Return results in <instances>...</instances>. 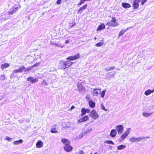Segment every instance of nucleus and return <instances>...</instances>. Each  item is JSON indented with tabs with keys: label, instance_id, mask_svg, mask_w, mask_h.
<instances>
[{
	"label": "nucleus",
	"instance_id": "f257e3e1",
	"mask_svg": "<svg viewBox=\"0 0 154 154\" xmlns=\"http://www.w3.org/2000/svg\"><path fill=\"white\" fill-rule=\"evenodd\" d=\"M73 63V62L70 61L62 60L60 61L58 66L59 68L60 69H65L70 67Z\"/></svg>",
	"mask_w": 154,
	"mask_h": 154
},
{
	"label": "nucleus",
	"instance_id": "f03ea898",
	"mask_svg": "<svg viewBox=\"0 0 154 154\" xmlns=\"http://www.w3.org/2000/svg\"><path fill=\"white\" fill-rule=\"evenodd\" d=\"M106 25L112 27H116L119 25V23L117 22V20L115 17H112V20L110 22H108Z\"/></svg>",
	"mask_w": 154,
	"mask_h": 154
},
{
	"label": "nucleus",
	"instance_id": "7ed1b4c3",
	"mask_svg": "<svg viewBox=\"0 0 154 154\" xmlns=\"http://www.w3.org/2000/svg\"><path fill=\"white\" fill-rule=\"evenodd\" d=\"M10 16L7 11H4L0 17V19L2 21H4L10 18Z\"/></svg>",
	"mask_w": 154,
	"mask_h": 154
},
{
	"label": "nucleus",
	"instance_id": "20e7f679",
	"mask_svg": "<svg viewBox=\"0 0 154 154\" xmlns=\"http://www.w3.org/2000/svg\"><path fill=\"white\" fill-rule=\"evenodd\" d=\"M92 130L93 129L91 128L88 127L86 130L82 132V134L79 135V137L81 138L85 135H86L89 134L92 131Z\"/></svg>",
	"mask_w": 154,
	"mask_h": 154
},
{
	"label": "nucleus",
	"instance_id": "39448f33",
	"mask_svg": "<svg viewBox=\"0 0 154 154\" xmlns=\"http://www.w3.org/2000/svg\"><path fill=\"white\" fill-rule=\"evenodd\" d=\"M80 57L79 54H77L75 55L69 56L66 58L67 60L69 61L76 60L79 58Z\"/></svg>",
	"mask_w": 154,
	"mask_h": 154
},
{
	"label": "nucleus",
	"instance_id": "423d86ee",
	"mask_svg": "<svg viewBox=\"0 0 154 154\" xmlns=\"http://www.w3.org/2000/svg\"><path fill=\"white\" fill-rule=\"evenodd\" d=\"M89 116L95 119H97L99 117L98 115L94 109H93L91 111L89 114Z\"/></svg>",
	"mask_w": 154,
	"mask_h": 154
},
{
	"label": "nucleus",
	"instance_id": "0eeeda50",
	"mask_svg": "<svg viewBox=\"0 0 154 154\" xmlns=\"http://www.w3.org/2000/svg\"><path fill=\"white\" fill-rule=\"evenodd\" d=\"M69 143H67L65 144L63 147L64 150L67 152L71 151L73 149L72 146L70 145Z\"/></svg>",
	"mask_w": 154,
	"mask_h": 154
},
{
	"label": "nucleus",
	"instance_id": "6e6552de",
	"mask_svg": "<svg viewBox=\"0 0 154 154\" xmlns=\"http://www.w3.org/2000/svg\"><path fill=\"white\" fill-rule=\"evenodd\" d=\"M116 129L119 134H121L123 132L124 127L122 125H117L116 127Z\"/></svg>",
	"mask_w": 154,
	"mask_h": 154
},
{
	"label": "nucleus",
	"instance_id": "1a4fd4ad",
	"mask_svg": "<svg viewBox=\"0 0 154 154\" xmlns=\"http://www.w3.org/2000/svg\"><path fill=\"white\" fill-rule=\"evenodd\" d=\"M91 89H93V91L92 93L93 96H97L98 94H100L101 93V89L95 88L93 89L92 88Z\"/></svg>",
	"mask_w": 154,
	"mask_h": 154
},
{
	"label": "nucleus",
	"instance_id": "9d476101",
	"mask_svg": "<svg viewBox=\"0 0 154 154\" xmlns=\"http://www.w3.org/2000/svg\"><path fill=\"white\" fill-rule=\"evenodd\" d=\"M139 0H134L133 1V6L134 8V9H137L139 6Z\"/></svg>",
	"mask_w": 154,
	"mask_h": 154
},
{
	"label": "nucleus",
	"instance_id": "9b49d317",
	"mask_svg": "<svg viewBox=\"0 0 154 154\" xmlns=\"http://www.w3.org/2000/svg\"><path fill=\"white\" fill-rule=\"evenodd\" d=\"M27 81H30L33 84L38 82V80L37 79H34L32 76H30L27 78Z\"/></svg>",
	"mask_w": 154,
	"mask_h": 154
},
{
	"label": "nucleus",
	"instance_id": "f8f14e48",
	"mask_svg": "<svg viewBox=\"0 0 154 154\" xmlns=\"http://www.w3.org/2000/svg\"><path fill=\"white\" fill-rule=\"evenodd\" d=\"M17 10L18 8H15L12 9H10V11L7 12L9 13V15L10 16L11 15H12L14 13H15Z\"/></svg>",
	"mask_w": 154,
	"mask_h": 154
},
{
	"label": "nucleus",
	"instance_id": "ddd939ff",
	"mask_svg": "<svg viewBox=\"0 0 154 154\" xmlns=\"http://www.w3.org/2000/svg\"><path fill=\"white\" fill-rule=\"evenodd\" d=\"M89 119L88 116H85L81 118L78 120V122L79 123H81L83 122H85L88 120Z\"/></svg>",
	"mask_w": 154,
	"mask_h": 154
},
{
	"label": "nucleus",
	"instance_id": "4468645a",
	"mask_svg": "<svg viewBox=\"0 0 154 154\" xmlns=\"http://www.w3.org/2000/svg\"><path fill=\"white\" fill-rule=\"evenodd\" d=\"M77 87L79 92H83L85 89V88L81 83L78 84L77 85Z\"/></svg>",
	"mask_w": 154,
	"mask_h": 154
},
{
	"label": "nucleus",
	"instance_id": "2eb2a0df",
	"mask_svg": "<svg viewBox=\"0 0 154 154\" xmlns=\"http://www.w3.org/2000/svg\"><path fill=\"white\" fill-rule=\"evenodd\" d=\"M117 134V131L116 129H113L112 130L110 133V136L112 137H116Z\"/></svg>",
	"mask_w": 154,
	"mask_h": 154
},
{
	"label": "nucleus",
	"instance_id": "dca6fc26",
	"mask_svg": "<svg viewBox=\"0 0 154 154\" xmlns=\"http://www.w3.org/2000/svg\"><path fill=\"white\" fill-rule=\"evenodd\" d=\"M87 7V4L85 5L82 7H81L78 10V11H77V13L78 14H81L82 11L85 9Z\"/></svg>",
	"mask_w": 154,
	"mask_h": 154
},
{
	"label": "nucleus",
	"instance_id": "f3484780",
	"mask_svg": "<svg viewBox=\"0 0 154 154\" xmlns=\"http://www.w3.org/2000/svg\"><path fill=\"white\" fill-rule=\"evenodd\" d=\"M105 28V26L103 23H101L99 26L98 27L97 29V31H100Z\"/></svg>",
	"mask_w": 154,
	"mask_h": 154
},
{
	"label": "nucleus",
	"instance_id": "a211bd4d",
	"mask_svg": "<svg viewBox=\"0 0 154 154\" xmlns=\"http://www.w3.org/2000/svg\"><path fill=\"white\" fill-rule=\"evenodd\" d=\"M89 105L91 108H94L95 106V103L92 100H91L89 101Z\"/></svg>",
	"mask_w": 154,
	"mask_h": 154
},
{
	"label": "nucleus",
	"instance_id": "6ab92c4d",
	"mask_svg": "<svg viewBox=\"0 0 154 154\" xmlns=\"http://www.w3.org/2000/svg\"><path fill=\"white\" fill-rule=\"evenodd\" d=\"M62 125V127L65 128H68L70 127L69 122H63Z\"/></svg>",
	"mask_w": 154,
	"mask_h": 154
},
{
	"label": "nucleus",
	"instance_id": "aec40b11",
	"mask_svg": "<svg viewBox=\"0 0 154 154\" xmlns=\"http://www.w3.org/2000/svg\"><path fill=\"white\" fill-rule=\"evenodd\" d=\"M140 140L139 137L137 138L132 137L129 139V140L131 141L132 142H135L139 141Z\"/></svg>",
	"mask_w": 154,
	"mask_h": 154
},
{
	"label": "nucleus",
	"instance_id": "412c9836",
	"mask_svg": "<svg viewBox=\"0 0 154 154\" xmlns=\"http://www.w3.org/2000/svg\"><path fill=\"white\" fill-rule=\"evenodd\" d=\"M43 143L41 140H38L36 144V146L37 148H41L43 146Z\"/></svg>",
	"mask_w": 154,
	"mask_h": 154
},
{
	"label": "nucleus",
	"instance_id": "4be33fe9",
	"mask_svg": "<svg viewBox=\"0 0 154 154\" xmlns=\"http://www.w3.org/2000/svg\"><path fill=\"white\" fill-rule=\"evenodd\" d=\"M154 92V89L152 90H151L150 89H148V90L146 91L145 92L144 94L146 96L149 95L150 94L153 93Z\"/></svg>",
	"mask_w": 154,
	"mask_h": 154
},
{
	"label": "nucleus",
	"instance_id": "5701e85b",
	"mask_svg": "<svg viewBox=\"0 0 154 154\" xmlns=\"http://www.w3.org/2000/svg\"><path fill=\"white\" fill-rule=\"evenodd\" d=\"M122 6L125 8H128L131 7V5L128 3H122Z\"/></svg>",
	"mask_w": 154,
	"mask_h": 154
},
{
	"label": "nucleus",
	"instance_id": "b1692460",
	"mask_svg": "<svg viewBox=\"0 0 154 154\" xmlns=\"http://www.w3.org/2000/svg\"><path fill=\"white\" fill-rule=\"evenodd\" d=\"M127 136L124 133L122 135L121 137L119 139V141L120 142L123 140Z\"/></svg>",
	"mask_w": 154,
	"mask_h": 154
},
{
	"label": "nucleus",
	"instance_id": "393cba45",
	"mask_svg": "<svg viewBox=\"0 0 154 154\" xmlns=\"http://www.w3.org/2000/svg\"><path fill=\"white\" fill-rule=\"evenodd\" d=\"M23 142V140L21 139L19 140H16L13 143L16 145H19V144L22 143Z\"/></svg>",
	"mask_w": 154,
	"mask_h": 154
},
{
	"label": "nucleus",
	"instance_id": "a878e982",
	"mask_svg": "<svg viewBox=\"0 0 154 154\" xmlns=\"http://www.w3.org/2000/svg\"><path fill=\"white\" fill-rule=\"evenodd\" d=\"M154 112L151 113H147L146 112H143V115L146 117H148L150 116Z\"/></svg>",
	"mask_w": 154,
	"mask_h": 154
},
{
	"label": "nucleus",
	"instance_id": "bb28decb",
	"mask_svg": "<svg viewBox=\"0 0 154 154\" xmlns=\"http://www.w3.org/2000/svg\"><path fill=\"white\" fill-rule=\"evenodd\" d=\"M115 68V67L114 66H112L111 67H108L106 68L105 70L106 72L109 71L111 70H114Z\"/></svg>",
	"mask_w": 154,
	"mask_h": 154
},
{
	"label": "nucleus",
	"instance_id": "cd10ccee",
	"mask_svg": "<svg viewBox=\"0 0 154 154\" xmlns=\"http://www.w3.org/2000/svg\"><path fill=\"white\" fill-rule=\"evenodd\" d=\"M126 146L123 145H121L117 146V149L118 150H121L124 149L125 148Z\"/></svg>",
	"mask_w": 154,
	"mask_h": 154
},
{
	"label": "nucleus",
	"instance_id": "c85d7f7f",
	"mask_svg": "<svg viewBox=\"0 0 154 154\" xmlns=\"http://www.w3.org/2000/svg\"><path fill=\"white\" fill-rule=\"evenodd\" d=\"M61 141L63 143L65 144L67 143H70V142L66 138H62L61 140Z\"/></svg>",
	"mask_w": 154,
	"mask_h": 154
},
{
	"label": "nucleus",
	"instance_id": "c756f323",
	"mask_svg": "<svg viewBox=\"0 0 154 154\" xmlns=\"http://www.w3.org/2000/svg\"><path fill=\"white\" fill-rule=\"evenodd\" d=\"M9 66V64L7 63H5L3 64H2L1 65V68L2 69H3L4 68L8 67Z\"/></svg>",
	"mask_w": 154,
	"mask_h": 154
},
{
	"label": "nucleus",
	"instance_id": "7c9ffc66",
	"mask_svg": "<svg viewBox=\"0 0 154 154\" xmlns=\"http://www.w3.org/2000/svg\"><path fill=\"white\" fill-rule=\"evenodd\" d=\"M126 30H125L124 29H122L121 30V31L119 32V35L118 36V38H119V37L122 35H123L126 32Z\"/></svg>",
	"mask_w": 154,
	"mask_h": 154
},
{
	"label": "nucleus",
	"instance_id": "2f4dec72",
	"mask_svg": "<svg viewBox=\"0 0 154 154\" xmlns=\"http://www.w3.org/2000/svg\"><path fill=\"white\" fill-rule=\"evenodd\" d=\"M85 110L86 109L84 108H83L81 109L82 116H83L86 114V111Z\"/></svg>",
	"mask_w": 154,
	"mask_h": 154
},
{
	"label": "nucleus",
	"instance_id": "473e14b6",
	"mask_svg": "<svg viewBox=\"0 0 154 154\" xmlns=\"http://www.w3.org/2000/svg\"><path fill=\"white\" fill-rule=\"evenodd\" d=\"M106 92V90L105 89L103 90L102 92H101L100 94H101V97L103 98L104 97L105 93Z\"/></svg>",
	"mask_w": 154,
	"mask_h": 154
},
{
	"label": "nucleus",
	"instance_id": "72a5a7b5",
	"mask_svg": "<svg viewBox=\"0 0 154 154\" xmlns=\"http://www.w3.org/2000/svg\"><path fill=\"white\" fill-rule=\"evenodd\" d=\"M130 129H131L130 128H127L126 131L124 133V134H125L127 136H128V135L130 133Z\"/></svg>",
	"mask_w": 154,
	"mask_h": 154
},
{
	"label": "nucleus",
	"instance_id": "f704fd0d",
	"mask_svg": "<svg viewBox=\"0 0 154 154\" xmlns=\"http://www.w3.org/2000/svg\"><path fill=\"white\" fill-rule=\"evenodd\" d=\"M51 132L52 133H57L58 131L56 130V128H51Z\"/></svg>",
	"mask_w": 154,
	"mask_h": 154
},
{
	"label": "nucleus",
	"instance_id": "c9c22d12",
	"mask_svg": "<svg viewBox=\"0 0 154 154\" xmlns=\"http://www.w3.org/2000/svg\"><path fill=\"white\" fill-rule=\"evenodd\" d=\"M105 143H107L108 144H111L112 145L114 144V142L112 140H106L105 141Z\"/></svg>",
	"mask_w": 154,
	"mask_h": 154
},
{
	"label": "nucleus",
	"instance_id": "e433bc0d",
	"mask_svg": "<svg viewBox=\"0 0 154 154\" xmlns=\"http://www.w3.org/2000/svg\"><path fill=\"white\" fill-rule=\"evenodd\" d=\"M48 83L45 80H43V82H42V84L46 86H48Z\"/></svg>",
	"mask_w": 154,
	"mask_h": 154
},
{
	"label": "nucleus",
	"instance_id": "4c0bfd02",
	"mask_svg": "<svg viewBox=\"0 0 154 154\" xmlns=\"http://www.w3.org/2000/svg\"><path fill=\"white\" fill-rule=\"evenodd\" d=\"M116 73V72H114L113 73H112L111 72H108L107 73V75L109 76H113L114 75H115Z\"/></svg>",
	"mask_w": 154,
	"mask_h": 154
},
{
	"label": "nucleus",
	"instance_id": "58836bf2",
	"mask_svg": "<svg viewBox=\"0 0 154 154\" xmlns=\"http://www.w3.org/2000/svg\"><path fill=\"white\" fill-rule=\"evenodd\" d=\"M139 2H141V5H143L146 2L147 0H139Z\"/></svg>",
	"mask_w": 154,
	"mask_h": 154
},
{
	"label": "nucleus",
	"instance_id": "ea45409f",
	"mask_svg": "<svg viewBox=\"0 0 154 154\" xmlns=\"http://www.w3.org/2000/svg\"><path fill=\"white\" fill-rule=\"evenodd\" d=\"M103 45V43L101 42L97 43L96 44L95 46L97 47H100L101 46Z\"/></svg>",
	"mask_w": 154,
	"mask_h": 154
},
{
	"label": "nucleus",
	"instance_id": "a19ab883",
	"mask_svg": "<svg viewBox=\"0 0 154 154\" xmlns=\"http://www.w3.org/2000/svg\"><path fill=\"white\" fill-rule=\"evenodd\" d=\"M5 78V75H3L0 76V80L3 81Z\"/></svg>",
	"mask_w": 154,
	"mask_h": 154
},
{
	"label": "nucleus",
	"instance_id": "79ce46f5",
	"mask_svg": "<svg viewBox=\"0 0 154 154\" xmlns=\"http://www.w3.org/2000/svg\"><path fill=\"white\" fill-rule=\"evenodd\" d=\"M71 25H70L69 26V27L70 28H71L76 25V23L75 22H73L72 23L70 24Z\"/></svg>",
	"mask_w": 154,
	"mask_h": 154
},
{
	"label": "nucleus",
	"instance_id": "37998d69",
	"mask_svg": "<svg viewBox=\"0 0 154 154\" xmlns=\"http://www.w3.org/2000/svg\"><path fill=\"white\" fill-rule=\"evenodd\" d=\"M5 139L6 140H8L9 141H11V140H12V138H11L8 136H6L5 137Z\"/></svg>",
	"mask_w": 154,
	"mask_h": 154
},
{
	"label": "nucleus",
	"instance_id": "c03bdc74",
	"mask_svg": "<svg viewBox=\"0 0 154 154\" xmlns=\"http://www.w3.org/2000/svg\"><path fill=\"white\" fill-rule=\"evenodd\" d=\"M15 72H14V71H13V72L10 75V77L11 78H13L15 76Z\"/></svg>",
	"mask_w": 154,
	"mask_h": 154
},
{
	"label": "nucleus",
	"instance_id": "a18cd8bd",
	"mask_svg": "<svg viewBox=\"0 0 154 154\" xmlns=\"http://www.w3.org/2000/svg\"><path fill=\"white\" fill-rule=\"evenodd\" d=\"M20 71L22 72L23 71V70H24V69H25V67L24 66H22L21 67H20L19 68Z\"/></svg>",
	"mask_w": 154,
	"mask_h": 154
},
{
	"label": "nucleus",
	"instance_id": "49530a36",
	"mask_svg": "<svg viewBox=\"0 0 154 154\" xmlns=\"http://www.w3.org/2000/svg\"><path fill=\"white\" fill-rule=\"evenodd\" d=\"M101 107L102 109L104 110L107 111V110L106 109L105 107L103 105V104H101Z\"/></svg>",
	"mask_w": 154,
	"mask_h": 154
},
{
	"label": "nucleus",
	"instance_id": "de8ad7c7",
	"mask_svg": "<svg viewBox=\"0 0 154 154\" xmlns=\"http://www.w3.org/2000/svg\"><path fill=\"white\" fill-rule=\"evenodd\" d=\"M140 139V141L141 140H144L146 138V137H139Z\"/></svg>",
	"mask_w": 154,
	"mask_h": 154
},
{
	"label": "nucleus",
	"instance_id": "09e8293b",
	"mask_svg": "<svg viewBox=\"0 0 154 154\" xmlns=\"http://www.w3.org/2000/svg\"><path fill=\"white\" fill-rule=\"evenodd\" d=\"M40 64L39 63H36L33 65L34 67H37Z\"/></svg>",
	"mask_w": 154,
	"mask_h": 154
},
{
	"label": "nucleus",
	"instance_id": "8fccbe9b",
	"mask_svg": "<svg viewBox=\"0 0 154 154\" xmlns=\"http://www.w3.org/2000/svg\"><path fill=\"white\" fill-rule=\"evenodd\" d=\"M62 0H57L56 2V3L58 5H60L61 2Z\"/></svg>",
	"mask_w": 154,
	"mask_h": 154
},
{
	"label": "nucleus",
	"instance_id": "3c124183",
	"mask_svg": "<svg viewBox=\"0 0 154 154\" xmlns=\"http://www.w3.org/2000/svg\"><path fill=\"white\" fill-rule=\"evenodd\" d=\"M86 98L87 100H89L90 99V97L88 95H87L86 96Z\"/></svg>",
	"mask_w": 154,
	"mask_h": 154
},
{
	"label": "nucleus",
	"instance_id": "603ef678",
	"mask_svg": "<svg viewBox=\"0 0 154 154\" xmlns=\"http://www.w3.org/2000/svg\"><path fill=\"white\" fill-rule=\"evenodd\" d=\"M24 70L25 72H27L30 70L29 67L26 69L25 68V69H24Z\"/></svg>",
	"mask_w": 154,
	"mask_h": 154
},
{
	"label": "nucleus",
	"instance_id": "864d4df0",
	"mask_svg": "<svg viewBox=\"0 0 154 154\" xmlns=\"http://www.w3.org/2000/svg\"><path fill=\"white\" fill-rule=\"evenodd\" d=\"M34 66H33H33H30L29 67V70H31L33 68H34Z\"/></svg>",
	"mask_w": 154,
	"mask_h": 154
},
{
	"label": "nucleus",
	"instance_id": "5fc2aeb1",
	"mask_svg": "<svg viewBox=\"0 0 154 154\" xmlns=\"http://www.w3.org/2000/svg\"><path fill=\"white\" fill-rule=\"evenodd\" d=\"M25 122L26 123H28L29 122L30 120L29 119H27L25 120Z\"/></svg>",
	"mask_w": 154,
	"mask_h": 154
},
{
	"label": "nucleus",
	"instance_id": "6e6d98bb",
	"mask_svg": "<svg viewBox=\"0 0 154 154\" xmlns=\"http://www.w3.org/2000/svg\"><path fill=\"white\" fill-rule=\"evenodd\" d=\"M85 0H81L80 1V2L82 4H83L85 2Z\"/></svg>",
	"mask_w": 154,
	"mask_h": 154
},
{
	"label": "nucleus",
	"instance_id": "4d7b16f0",
	"mask_svg": "<svg viewBox=\"0 0 154 154\" xmlns=\"http://www.w3.org/2000/svg\"><path fill=\"white\" fill-rule=\"evenodd\" d=\"M85 111H86V113H89L90 111V110L89 109H86Z\"/></svg>",
	"mask_w": 154,
	"mask_h": 154
},
{
	"label": "nucleus",
	"instance_id": "13d9d810",
	"mask_svg": "<svg viewBox=\"0 0 154 154\" xmlns=\"http://www.w3.org/2000/svg\"><path fill=\"white\" fill-rule=\"evenodd\" d=\"M14 72H15V73H17L19 72L18 70L17 69L14 70H13Z\"/></svg>",
	"mask_w": 154,
	"mask_h": 154
},
{
	"label": "nucleus",
	"instance_id": "bf43d9fd",
	"mask_svg": "<svg viewBox=\"0 0 154 154\" xmlns=\"http://www.w3.org/2000/svg\"><path fill=\"white\" fill-rule=\"evenodd\" d=\"M80 154H85L82 150H81L79 152Z\"/></svg>",
	"mask_w": 154,
	"mask_h": 154
},
{
	"label": "nucleus",
	"instance_id": "052dcab7",
	"mask_svg": "<svg viewBox=\"0 0 154 154\" xmlns=\"http://www.w3.org/2000/svg\"><path fill=\"white\" fill-rule=\"evenodd\" d=\"M69 40H67L65 42V44H67L69 43Z\"/></svg>",
	"mask_w": 154,
	"mask_h": 154
},
{
	"label": "nucleus",
	"instance_id": "680f3d73",
	"mask_svg": "<svg viewBox=\"0 0 154 154\" xmlns=\"http://www.w3.org/2000/svg\"><path fill=\"white\" fill-rule=\"evenodd\" d=\"M74 108H75V106H74L73 105L71 106L70 109H74Z\"/></svg>",
	"mask_w": 154,
	"mask_h": 154
},
{
	"label": "nucleus",
	"instance_id": "e2e57ef3",
	"mask_svg": "<svg viewBox=\"0 0 154 154\" xmlns=\"http://www.w3.org/2000/svg\"><path fill=\"white\" fill-rule=\"evenodd\" d=\"M109 148L110 149H112V146L109 145Z\"/></svg>",
	"mask_w": 154,
	"mask_h": 154
},
{
	"label": "nucleus",
	"instance_id": "0e129e2a",
	"mask_svg": "<svg viewBox=\"0 0 154 154\" xmlns=\"http://www.w3.org/2000/svg\"><path fill=\"white\" fill-rule=\"evenodd\" d=\"M82 5V4L80 2V3H78V4H77V5L79 6H81Z\"/></svg>",
	"mask_w": 154,
	"mask_h": 154
},
{
	"label": "nucleus",
	"instance_id": "69168bd1",
	"mask_svg": "<svg viewBox=\"0 0 154 154\" xmlns=\"http://www.w3.org/2000/svg\"><path fill=\"white\" fill-rule=\"evenodd\" d=\"M17 70H18L19 72H22L21 71H20V69L19 68H18L17 69Z\"/></svg>",
	"mask_w": 154,
	"mask_h": 154
},
{
	"label": "nucleus",
	"instance_id": "338daca9",
	"mask_svg": "<svg viewBox=\"0 0 154 154\" xmlns=\"http://www.w3.org/2000/svg\"><path fill=\"white\" fill-rule=\"evenodd\" d=\"M56 46H57V47H60L59 45L58 44H56Z\"/></svg>",
	"mask_w": 154,
	"mask_h": 154
},
{
	"label": "nucleus",
	"instance_id": "774afa93",
	"mask_svg": "<svg viewBox=\"0 0 154 154\" xmlns=\"http://www.w3.org/2000/svg\"><path fill=\"white\" fill-rule=\"evenodd\" d=\"M64 2H66L68 0H62Z\"/></svg>",
	"mask_w": 154,
	"mask_h": 154
}]
</instances>
